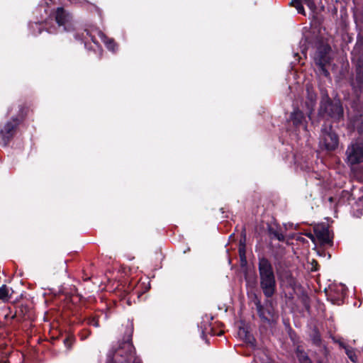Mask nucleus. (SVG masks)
Here are the masks:
<instances>
[{"instance_id":"18","label":"nucleus","mask_w":363,"mask_h":363,"mask_svg":"<svg viewBox=\"0 0 363 363\" xmlns=\"http://www.w3.org/2000/svg\"><path fill=\"white\" fill-rule=\"evenodd\" d=\"M358 78L363 83V60L360 62L358 66Z\"/></svg>"},{"instance_id":"24","label":"nucleus","mask_w":363,"mask_h":363,"mask_svg":"<svg viewBox=\"0 0 363 363\" xmlns=\"http://www.w3.org/2000/svg\"><path fill=\"white\" fill-rule=\"evenodd\" d=\"M267 313H268L269 316L272 317V314L270 311H268Z\"/></svg>"},{"instance_id":"19","label":"nucleus","mask_w":363,"mask_h":363,"mask_svg":"<svg viewBox=\"0 0 363 363\" xmlns=\"http://www.w3.org/2000/svg\"><path fill=\"white\" fill-rule=\"evenodd\" d=\"M313 342L316 345H319L320 344V335L318 333H315L313 337Z\"/></svg>"},{"instance_id":"7","label":"nucleus","mask_w":363,"mask_h":363,"mask_svg":"<svg viewBox=\"0 0 363 363\" xmlns=\"http://www.w3.org/2000/svg\"><path fill=\"white\" fill-rule=\"evenodd\" d=\"M316 239L321 245H330L332 243V238L328 228L325 225H316L313 228Z\"/></svg>"},{"instance_id":"14","label":"nucleus","mask_w":363,"mask_h":363,"mask_svg":"<svg viewBox=\"0 0 363 363\" xmlns=\"http://www.w3.org/2000/svg\"><path fill=\"white\" fill-rule=\"evenodd\" d=\"M10 296V289L6 285H2L0 287V299L7 301L9 300Z\"/></svg>"},{"instance_id":"21","label":"nucleus","mask_w":363,"mask_h":363,"mask_svg":"<svg viewBox=\"0 0 363 363\" xmlns=\"http://www.w3.org/2000/svg\"><path fill=\"white\" fill-rule=\"evenodd\" d=\"M89 324L91 325H94V327L97 328L99 327V323H98V320H96L95 318H92L91 320H89Z\"/></svg>"},{"instance_id":"4","label":"nucleus","mask_w":363,"mask_h":363,"mask_svg":"<svg viewBox=\"0 0 363 363\" xmlns=\"http://www.w3.org/2000/svg\"><path fill=\"white\" fill-rule=\"evenodd\" d=\"M55 19L59 26L64 27L65 30L69 31L73 28L72 17L64 8L57 9Z\"/></svg>"},{"instance_id":"25","label":"nucleus","mask_w":363,"mask_h":363,"mask_svg":"<svg viewBox=\"0 0 363 363\" xmlns=\"http://www.w3.org/2000/svg\"><path fill=\"white\" fill-rule=\"evenodd\" d=\"M84 40H85L84 44H85V45H86V40H87L86 37H84Z\"/></svg>"},{"instance_id":"1","label":"nucleus","mask_w":363,"mask_h":363,"mask_svg":"<svg viewBox=\"0 0 363 363\" xmlns=\"http://www.w3.org/2000/svg\"><path fill=\"white\" fill-rule=\"evenodd\" d=\"M260 287L265 296L271 297L275 292L276 280L273 268L268 259L261 258L258 264Z\"/></svg>"},{"instance_id":"10","label":"nucleus","mask_w":363,"mask_h":363,"mask_svg":"<svg viewBox=\"0 0 363 363\" xmlns=\"http://www.w3.org/2000/svg\"><path fill=\"white\" fill-rule=\"evenodd\" d=\"M290 119L295 126L301 125L304 120L303 113L298 109L294 110L291 114Z\"/></svg>"},{"instance_id":"22","label":"nucleus","mask_w":363,"mask_h":363,"mask_svg":"<svg viewBox=\"0 0 363 363\" xmlns=\"http://www.w3.org/2000/svg\"><path fill=\"white\" fill-rule=\"evenodd\" d=\"M85 32H86V34L87 36H89L90 38V39L91 40L92 42H94V43H96L95 42V40H94V36L91 34L90 31L88 30H85Z\"/></svg>"},{"instance_id":"2","label":"nucleus","mask_w":363,"mask_h":363,"mask_svg":"<svg viewBox=\"0 0 363 363\" xmlns=\"http://www.w3.org/2000/svg\"><path fill=\"white\" fill-rule=\"evenodd\" d=\"M133 359L134 348L128 340L119 345L113 353L110 352L107 363H131Z\"/></svg>"},{"instance_id":"11","label":"nucleus","mask_w":363,"mask_h":363,"mask_svg":"<svg viewBox=\"0 0 363 363\" xmlns=\"http://www.w3.org/2000/svg\"><path fill=\"white\" fill-rule=\"evenodd\" d=\"M101 40L106 45L108 49L115 50V43L112 39H108L101 31L96 30Z\"/></svg>"},{"instance_id":"16","label":"nucleus","mask_w":363,"mask_h":363,"mask_svg":"<svg viewBox=\"0 0 363 363\" xmlns=\"http://www.w3.org/2000/svg\"><path fill=\"white\" fill-rule=\"evenodd\" d=\"M315 60L317 63L320 66H324L325 64L328 62V57L327 56H323L320 52H318L315 56Z\"/></svg>"},{"instance_id":"12","label":"nucleus","mask_w":363,"mask_h":363,"mask_svg":"<svg viewBox=\"0 0 363 363\" xmlns=\"http://www.w3.org/2000/svg\"><path fill=\"white\" fill-rule=\"evenodd\" d=\"M340 347H342L345 349V353L347 354L348 357L350 359V360L353 362H356L357 360V357L355 354L354 350L352 347L345 345L342 342H340Z\"/></svg>"},{"instance_id":"23","label":"nucleus","mask_w":363,"mask_h":363,"mask_svg":"<svg viewBox=\"0 0 363 363\" xmlns=\"http://www.w3.org/2000/svg\"><path fill=\"white\" fill-rule=\"evenodd\" d=\"M239 252H240V256L242 257V254L244 255V251H242V250L241 249V247L240 248Z\"/></svg>"},{"instance_id":"8","label":"nucleus","mask_w":363,"mask_h":363,"mask_svg":"<svg viewBox=\"0 0 363 363\" xmlns=\"http://www.w3.org/2000/svg\"><path fill=\"white\" fill-rule=\"evenodd\" d=\"M323 107L325 112L327 113L330 117L335 119H340L343 115V109L339 101L322 104L321 108Z\"/></svg>"},{"instance_id":"9","label":"nucleus","mask_w":363,"mask_h":363,"mask_svg":"<svg viewBox=\"0 0 363 363\" xmlns=\"http://www.w3.org/2000/svg\"><path fill=\"white\" fill-rule=\"evenodd\" d=\"M307 6L312 11L316 9L314 0H303ZM289 5L294 6L297 10L298 13L305 15V11L302 5V0H291Z\"/></svg>"},{"instance_id":"3","label":"nucleus","mask_w":363,"mask_h":363,"mask_svg":"<svg viewBox=\"0 0 363 363\" xmlns=\"http://www.w3.org/2000/svg\"><path fill=\"white\" fill-rule=\"evenodd\" d=\"M346 162L350 166L363 162V144L361 142L352 143L347 147Z\"/></svg>"},{"instance_id":"15","label":"nucleus","mask_w":363,"mask_h":363,"mask_svg":"<svg viewBox=\"0 0 363 363\" xmlns=\"http://www.w3.org/2000/svg\"><path fill=\"white\" fill-rule=\"evenodd\" d=\"M255 304H256L257 311V313H258L259 317L264 320L269 321V317L265 315L264 310L262 306L261 305L260 301H257L255 303Z\"/></svg>"},{"instance_id":"5","label":"nucleus","mask_w":363,"mask_h":363,"mask_svg":"<svg viewBox=\"0 0 363 363\" xmlns=\"http://www.w3.org/2000/svg\"><path fill=\"white\" fill-rule=\"evenodd\" d=\"M320 144L328 150H333L337 147L338 138L337 135L331 130V128H330L329 130H323L322 131Z\"/></svg>"},{"instance_id":"6","label":"nucleus","mask_w":363,"mask_h":363,"mask_svg":"<svg viewBox=\"0 0 363 363\" xmlns=\"http://www.w3.org/2000/svg\"><path fill=\"white\" fill-rule=\"evenodd\" d=\"M19 123L17 118H12V121L7 122L1 130L0 134L2 139L3 146H6L9 140L12 138L16 128Z\"/></svg>"},{"instance_id":"13","label":"nucleus","mask_w":363,"mask_h":363,"mask_svg":"<svg viewBox=\"0 0 363 363\" xmlns=\"http://www.w3.org/2000/svg\"><path fill=\"white\" fill-rule=\"evenodd\" d=\"M296 354L300 363H312L306 353L301 350L299 347H297Z\"/></svg>"},{"instance_id":"20","label":"nucleus","mask_w":363,"mask_h":363,"mask_svg":"<svg viewBox=\"0 0 363 363\" xmlns=\"http://www.w3.org/2000/svg\"><path fill=\"white\" fill-rule=\"evenodd\" d=\"M304 235L306 237H308L309 239H311L313 242H314V243L315 242V240H316L315 235H314L311 233H306Z\"/></svg>"},{"instance_id":"17","label":"nucleus","mask_w":363,"mask_h":363,"mask_svg":"<svg viewBox=\"0 0 363 363\" xmlns=\"http://www.w3.org/2000/svg\"><path fill=\"white\" fill-rule=\"evenodd\" d=\"M308 99H309V103L307 104L308 106V108L309 109H312L313 105L315 104V101L316 100V96L315 94H309V96H308Z\"/></svg>"},{"instance_id":"26","label":"nucleus","mask_w":363,"mask_h":363,"mask_svg":"<svg viewBox=\"0 0 363 363\" xmlns=\"http://www.w3.org/2000/svg\"><path fill=\"white\" fill-rule=\"evenodd\" d=\"M330 48H325V51L326 52L327 50H329Z\"/></svg>"}]
</instances>
